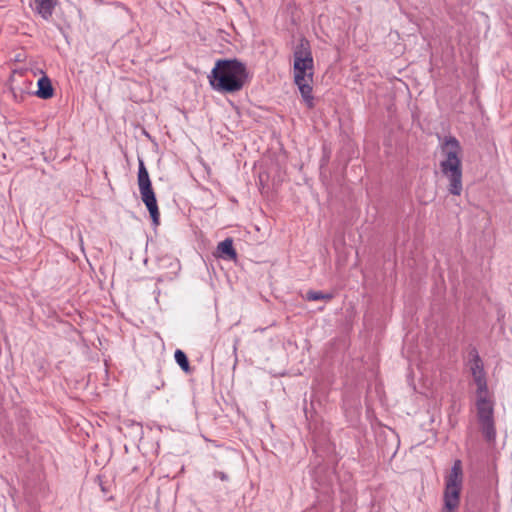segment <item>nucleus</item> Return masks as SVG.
Wrapping results in <instances>:
<instances>
[{"label":"nucleus","instance_id":"6e6552de","mask_svg":"<svg viewBox=\"0 0 512 512\" xmlns=\"http://www.w3.org/2000/svg\"><path fill=\"white\" fill-rule=\"evenodd\" d=\"M38 90L36 91V95L41 99H50L54 95V89L51 83V80L44 75L41 77L38 82Z\"/></svg>","mask_w":512,"mask_h":512},{"label":"nucleus","instance_id":"f03ea898","mask_svg":"<svg viewBox=\"0 0 512 512\" xmlns=\"http://www.w3.org/2000/svg\"><path fill=\"white\" fill-rule=\"evenodd\" d=\"M210 86L222 94H233L243 89L249 73L238 59H219L208 76Z\"/></svg>","mask_w":512,"mask_h":512},{"label":"nucleus","instance_id":"4468645a","mask_svg":"<svg viewBox=\"0 0 512 512\" xmlns=\"http://www.w3.org/2000/svg\"><path fill=\"white\" fill-rule=\"evenodd\" d=\"M214 477L219 478L221 481H228L229 477L225 472L222 471H214Z\"/></svg>","mask_w":512,"mask_h":512},{"label":"nucleus","instance_id":"20e7f679","mask_svg":"<svg viewBox=\"0 0 512 512\" xmlns=\"http://www.w3.org/2000/svg\"><path fill=\"white\" fill-rule=\"evenodd\" d=\"M463 471L462 462L455 460L450 473L445 477L444 505L441 512H456L460 504Z\"/></svg>","mask_w":512,"mask_h":512},{"label":"nucleus","instance_id":"f257e3e1","mask_svg":"<svg viewBox=\"0 0 512 512\" xmlns=\"http://www.w3.org/2000/svg\"><path fill=\"white\" fill-rule=\"evenodd\" d=\"M469 356L470 372L477 386L476 412L480 431L486 442L493 443L496 439L494 403L488 398V385L483 361L476 348L471 349Z\"/></svg>","mask_w":512,"mask_h":512},{"label":"nucleus","instance_id":"ddd939ff","mask_svg":"<svg viewBox=\"0 0 512 512\" xmlns=\"http://www.w3.org/2000/svg\"><path fill=\"white\" fill-rule=\"evenodd\" d=\"M305 298L308 301H317V300L330 301L333 298V295L330 293H323L321 291L309 290L306 292Z\"/></svg>","mask_w":512,"mask_h":512},{"label":"nucleus","instance_id":"423d86ee","mask_svg":"<svg viewBox=\"0 0 512 512\" xmlns=\"http://www.w3.org/2000/svg\"><path fill=\"white\" fill-rule=\"evenodd\" d=\"M294 69H308L313 70V57L310 50V44L302 38L294 49Z\"/></svg>","mask_w":512,"mask_h":512},{"label":"nucleus","instance_id":"9d476101","mask_svg":"<svg viewBox=\"0 0 512 512\" xmlns=\"http://www.w3.org/2000/svg\"><path fill=\"white\" fill-rule=\"evenodd\" d=\"M311 82L312 81L296 83V85L298 86L299 91L301 93V96L303 97L304 101L306 102V104L309 108H312L314 105Z\"/></svg>","mask_w":512,"mask_h":512},{"label":"nucleus","instance_id":"9b49d317","mask_svg":"<svg viewBox=\"0 0 512 512\" xmlns=\"http://www.w3.org/2000/svg\"><path fill=\"white\" fill-rule=\"evenodd\" d=\"M313 78V70L302 69H294V82L302 83L305 81H312Z\"/></svg>","mask_w":512,"mask_h":512},{"label":"nucleus","instance_id":"f8f14e48","mask_svg":"<svg viewBox=\"0 0 512 512\" xmlns=\"http://www.w3.org/2000/svg\"><path fill=\"white\" fill-rule=\"evenodd\" d=\"M175 361L181 367L184 372H190V364L187 355L182 351L177 349L175 351Z\"/></svg>","mask_w":512,"mask_h":512},{"label":"nucleus","instance_id":"0eeeda50","mask_svg":"<svg viewBox=\"0 0 512 512\" xmlns=\"http://www.w3.org/2000/svg\"><path fill=\"white\" fill-rule=\"evenodd\" d=\"M35 11L45 20H48L58 3V0H34Z\"/></svg>","mask_w":512,"mask_h":512},{"label":"nucleus","instance_id":"7ed1b4c3","mask_svg":"<svg viewBox=\"0 0 512 512\" xmlns=\"http://www.w3.org/2000/svg\"><path fill=\"white\" fill-rule=\"evenodd\" d=\"M441 153L445 158L440 162V169L449 181L448 191L452 195L459 196L463 190L459 141L453 136L446 137L441 144Z\"/></svg>","mask_w":512,"mask_h":512},{"label":"nucleus","instance_id":"39448f33","mask_svg":"<svg viewBox=\"0 0 512 512\" xmlns=\"http://www.w3.org/2000/svg\"><path fill=\"white\" fill-rule=\"evenodd\" d=\"M138 186L141 199L149 211L152 222L155 226H158L160 223V213L157 205V200L154 190L152 188L149 173L142 160H139Z\"/></svg>","mask_w":512,"mask_h":512},{"label":"nucleus","instance_id":"1a4fd4ad","mask_svg":"<svg viewBox=\"0 0 512 512\" xmlns=\"http://www.w3.org/2000/svg\"><path fill=\"white\" fill-rule=\"evenodd\" d=\"M218 251L222 258L227 260H235L237 257V253L233 247V240L231 238H226L222 242L218 244Z\"/></svg>","mask_w":512,"mask_h":512}]
</instances>
